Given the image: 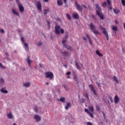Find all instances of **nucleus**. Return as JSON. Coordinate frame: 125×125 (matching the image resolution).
Masks as SVG:
<instances>
[{
	"label": "nucleus",
	"instance_id": "obj_1",
	"mask_svg": "<svg viewBox=\"0 0 125 125\" xmlns=\"http://www.w3.org/2000/svg\"><path fill=\"white\" fill-rule=\"evenodd\" d=\"M89 27L92 32V33L95 34V35H98V34H99V31L98 30L94 29L95 25H93V23L91 22L89 24Z\"/></svg>",
	"mask_w": 125,
	"mask_h": 125
},
{
	"label": "nucleus",
	"instance_id": "obj_2",
	"mask_svg": "<svg viewBox=\"0 0 125 125\" xmlns=\"http://www.w3.org/2000/svg\"><path fill=\"white\" fill-rule=\"evenodd\" d=\"M74 5L76 7L77 10L80 11V12H82L83 11V7L78 3V1H75L74 2Z\"/></svg>",
	"mask_w": 125,
	"mask_h": 125
},
{
	"label": "nucleus",
	"instance_id": "obj_3",
	"mask_svg": "<svg viewBox=\"0 0 125 125\" xmlns=\"http://www.w3.org/2000/svg\"><path fill=\"white\" fill-rule=\"evenodd\" d=\"M45 76L46 78H49V79H53L54 75L53 73L48 71L45 73Z\"/></svg>",
	"mask_w": 125,
	"mask_h": 125
},
{
	"label": "nucleus",
	"instance_id": "obj_4",
	"mask_svg": "<svg viewBox=\"0 0 125 125\" xmlns=\"http://www.w3.org/2000/svg\"><path fill=\"white\" fill-rule=\"evenodd\" d=\"M55 33L56 34V35H59L60 34V25H56L55 27Z\"/></svg>",
	"mask_w": 125,
	"mask_h": 125
},
{
	"label": "nucleus",
	"instance_id": "obj_5",
	"mask_svg": "<svg viewBox=\"0 0 125 125\" xmlns=\"http://www.w3.org/2000/svg\"><path fill=\"white\" fill-rule=\"evenodd\" d=\"M89 87L91 90V91H92V92H93V93L96 95V96H97V94L96 93V91H95V90L94 89V87H93V85L92 84H90L89 85Z\"/></svg>",
	"mask_w": 125,
	"mask_h": 125
},
{
	"label": "nucleus",
	"instance_id": "obj_6",
	"mask_svg": "<svg viewBox=\"0 0 125 125\" xmlns=\"http://www.w3.org/2000/svg\"><path fill=\"white\" fill-rule=\"evenodd\" d=\"M7 118L9 120H14V116H13L12 112H10L9 113H7Z\"/></svg>",
	"mask_w": 125,
	"mask_h": 125
},
{
	"label": "nucleus",
	"instance_id": "obj_7",
	"mask_svg": "<svg viewBox=\"0 0 125 125\" xmlns=\"http://www.w3.org/2000/svg\"><path fill=\"white\" fill-rule=\"evenodd\" d=\"M34 119H35L36 122L39 123L40 121H41L42 117L39 115H35L34 116Z\"/></svg>",
	"mask_w": 125,
	"mask_h": 125
},
{
	"label": "nucleus",
	"instance_id": "obj_8",
	"mask_svg": "<svg viewBox=\"0 0 125 125\" xmlns=\"http://www.w3.org/2000/svg\"><path fill=\"white\" fill-rule=\"evenodd\" d=\"M98 16H99L100 18L102 19V20H104V15L100 12V11H97L96 13Z\"/></svg>",
	"mask_w": 125,
	"mask_h": 125
},
{
	"label": "nucleus",
	"instance_id": "obj_9",
	"mask_svg": "<svg viewBox=\"0 0 125 125\" xmlns=\"http://www.w3.org/2000/svg\"><path fill=\"white\" fill-rule=\"evenodd\" d=\"M37 9L38 10H40V11H42V3L40 1H38L37 2Z\"/></svg>",
	"mask_w": 125,
	"mask_h": 125
},
{
	"label": "nucleus",
	"instance_id": "obj_10",
	"mask_svg": "<svg viewBox=\"0 0 125 125\" xmlns=\"http://www.w3.org/2000/svg\"><path fill=\"white\" fill-rule=\"evenodd\" d=\"M119 101H120V98H119L118 95H115L114 97V103H115V104H118Z\"/></svg>",
	"mask_w": 125,
	"mask_h": 125
},
{
	"label": "nucleus",
	"instance_id": "obj_11",
	"mask_svg": "<svg viewBox=\"0 0 125 125\" xmlns=\"http://www.w3.org/2000/svg\"><path fill=\"white\" fill-rule=\"evenodd\" d=\"M103 33L104 35L105 38H106L107 41H109V35H108V32L107 31L104 30L103 31Z\"/></svg>",
	"mask_w": 125,
	"mask_h": 125
},
{
	"label": "nucleus",
	"instance_id": "obj_12",
	"mask_svg": "<svg viewBox=\"0 0 125 125\" xmlns=\"http://www.w3.org/2000/svg\"><path fill=\"white\" fill-rule=\"evenodd\" d=\"M65 110H68L69 108H71V103L69 102L66 103V105L64 107Z\"/></svg>",
	"mask_w": 125,
	"mask_h": 125
},
{
	"label": "nucleus",
	"instance_id": "obj_13",
	"mask_svg": "<svg viewBox=\"0 0 125 125\" xmlns=\"http://www.w3.org/2000/svg\"><path fill=\"white\" fill-rule=\"evenodd\" d=\"M23 85L24 87H29L31 85V83L30 82H25L23 83Z\"/></svg>",
	"mask_w": 125,
	"mask_h": 125
},
{
	"label": "nucleus",
	"instance_id": "obj_14",
	"mask_svg": "<svg viewBox=\"0 0 125 125\" xmlns=\"http://www.w3.org/2000/svg\"><path fill=\"white\" fill-rule=\"evenodd\" d=\"M19 6V8L20 10V12H24V11L25 10V9H24V7L22 5H20Z\"/></svg>",
	"mask_w": 125,
	"mask_h": 125
},
{
	"label": "nucleus",
	"instance_id": "obj_15",
	"mask_svg": "<svg viewBox=\"0 0 125 125\" xmlns=\"http://www.w3.org/2000/svg\"><path fill=\"white\" fill-rule=\"evenodd\" d=\"M113 10L115 14H118V13H120L121 12L120 9H118L117 8L113 9Z\"/></svg>",
	"mask_w": 125,
	"mask_h": 125
},
{
	"label": "nucleus",
	"instance_id": "obj_16",
	"mask_svg": "<svg viewBox=\"0 0 125 125\" xmlns=\"http://www.w3.org/2000/svg\"><path fill=\"white\" fill-rule=\"evenodd\" d=\"M0 92L2 93H5L6 94L8 93V91H7L5 88H2L0 90Z\"/></svg>",
	"mask_w": 125,
	"mask_h": 125
},
{
	"label": "nucleus",
	"instance_id": "obj_17",
	"mask_svg": "<svg viewBox=\"0 0 125 125\" xmlns=\"http://www.w3.org/2000/svg\"><path fill=\"white\" fill-rule=\"evenodd\" d=\"M100 10H101V8L99 6V4H96V13H97V11L100 12Z\"/></svg>",
	"mask_w": 125,
	"mask_h": 125
},
{
	"label": "nucleus",
	"instance_id": "obj_18",
	"mask_svg": "<svg viewBox=\"0 0 125 125\" xmlns=\"http://www.w3.org/2000/svg\"><path fill=\"white\" fill-rule=\"evenodd\" d=\"M57 3L59 6H61L63 5V1L62 0H58L57 1Z\"/></svg>",
	"mask_w": 125,
	"mask_h": 125
},
{
	"label": "nucleus",
	"instance_id": "obj_19",
	"mask_svg": "<svg viewBox=\"0 0 125 125\" xmlns=\"http://www.w3.org/2000/svg\"><path fill=\"white\" fill-rule=\"evenodd\" d=\"M26 61H27L28 66L29 67H31V63H32V61H31V60H30V57L29 56L27 57V59L26 60Z\"/></svg>",
	"mask_w": 125,
	"mask_h": 125
},
{
	"label": "nucleus",
	"instance_id": "obj_20",
	"mask_svg": "<svg viewBox=\"0 0 125 125\" xmlns=\"http://www.w3.org/2000/svg\"><path fill=\"white\" fill-rule=\"evenodd\" d=\"M72 17L74 19H79V14L77 13L73 14Z\"/></svg>",
	"mask_w": 125,
	"mask_h": 125
},
{
	"label": "nucleus",
	"instance_id": "obj_21",
	"mask_svg": "<svg viewBox=\"0 0 125 125\" xmlns=\"http://www.w3.org/2000/svg\"><path fill=\"white\" fill-rule=\"evenodd\" d=\"M96 53L97 55H98V56H99V57H103V54H101L100 53V51H99V50H96Z\"/></svg>",
	"mask_w": 125,
	"mask_h": 125
},
{
	"label": "nucleus",
	"instance_id": "obj_22",
	"mask_svg": "<svg viewBox=\"0 0 125 125\" xmlns=\"http://www.w3.org/2000/svg\"><path fill=\"white\" fill-rule=\"evenodd\" d=\"M86 36L87 39L89 40V42L90 45H92V42H91V40L90 39V37H89V35L88 34H86Z\"/></svg>",
	"mask_w": 125,
	"mask_h": 125
},
{
	"label": "nucleus",
	"instance_id": "obj_23",
	"mask_svg": "<svg viewBox=\"0 0 125 125\" xmlns=\"http://www.w3.org/2000/svg\"><path fill=\"white\" fill-rule=\"evenodd\" d=\"M60 101H61L62 103H65L66 102V99L64 97H61L60 98Z\"/></svg>",
	"mask_w": 125,
	"mask_h": 125
},
{
	"label": "nucleus",
	"instance_id": "obj_24",
	"mask_svg": "<svg viewBox=\"0 0 125 125\" xmlns=\"http://www.w3.org/2000/svg\"><path fill=\"white\" fill-rule=\"evenodd\" d=\"M61 54L63 56H68V52H66V51L62 52Z\"/></svg>",
	"mask_w": 125,
	"mask_h": 125
},
{
	"label": "nucleus",
	"instance_id": "obj_25",
	"mask_svg": "<svg viewBox=\"0 0 125 125\" xmlns=\"http://www.w3.org/2000/svg\"><path fill=\"white\" fill-rule=\"evenodd\" d=\"M88 109H89V111H90L92 112H93V111H94V108H93V106H89Z\"/></svg>",
	"mask_w": 125,
	"mask_h": 125
},
{
	"label": "nucleus",
	"instance_id": "obj_26",
	"mask_svg": "<svg viewBox=\"0 0 125 125\" xmlns=\"http://www.w3.org/2000/svg\"><path fill=\"white\" fill-rule=\"evenodd\" d=\"M63 46H64L65 48L67 49L68 50H72V47H71L70 46L68 45L65 44V45H64Z\"/></svg>",
	"mask_w": 125,
	"mask_h": 125
},
{
	"label": "nucleus",
	"instance_id": "obj_27",
	"mask_svg": "<svg viewBox=\"0 0 125 125\" xmlns=\"http://www.w3.org/2000/svg\"><path fill=\"white\" fill-rule=\"evenodd\" d=\"M112 29L114 32H117V31H118V27H117V26H113Z\"/></svg>",
	"mask_w": 125,
	"mask_h": 125
},
{
	"label": "nucleus",
	"instance_id": "obj_28",
	"mask_svg": "<svg viewBox=\"0 0 125 125\" xmlns=\"http://www.w3.org/2000/svg\"><path fill=\"white\" fill-rule=\"evenodd\" d=\"M12 12L14 14H15L16 15H17L18 16H19V14L16 11H15L14 9H12Z\"/></svg>",
	"mask_w": 125,
	"mask_h": 125
},
{
	"label": "nucleus",
	"instance_id": "obj_29",
	"mask_svg": "<svg viewBox=\"0 0 125 125\" xmlns=\"http://www.w3.org/2000/svg\"><path fill=\"white\" fill-rule=\"evenodd\" d=\"M75 65L78 70H81V67H80V66H79V64L78 63V62H75Z\"/></svg>",
	"mask_w": 125,
	"mask_h": 125
},
{
	"label": "nucleus",
	"instance_id": "obj_30",
	"mask_svg": "<svg viewBox=\"0 0 125 125\" xmlns=\"http://www.w3.org/2000/svg\"><path fill=\"white\" fill-rule=\"evenodd\" d=\"M34 112L36 113H39V109H38V107L36 106L34 107Z\"/></svg>",
	"mask_w": 125,
	"mask_h": 125
},
{
	"label": "nucleus",
	"instance_id": "obj_31",
	"mask_svg": "<svg viewBox=\"0 0 125 125\" xmlns=\"http://www.w3.org/2000/svg\"><path fill=\"white\" fill-rule=\"evenodd\" d=\"M16 0V2L18 5V6H19L20 5H22V4L21 3H20V0Z\"/></svg>",
	"mask_w": 125,
	"mask_h": 125
},
{
	"label": "nucleus",
	"instance_id": "obj_32",
	"mask_svg": "<svg viewBox=\"0 0 125 125\" xmlns=\"http://www.w3.org/2000/svg\"><path fill=\"white\" fill-rule=\"evenodd\" d=\"M66 17H67L68 20H71V16H70V14H66Z\"/></svg>",
	"mask_w": 125,
	"mask_h": 125
},
{
	"label": "nucleus",
	"instance_id": "obj_33",
	"mask_svg": "<svg viewBox=\"0 0 125 125\" xmlns=\"http://www.w3.org/2000/svg\"><path fill=\"white\" fill-rule=\"evenodd\" d=\"M24 46L27 48V49H29V45L27 43H24Z\"/></svg>",
	"mask_w": 125,
	"mask_h": 125
},
{
	"label": "nucleus",
	"instance_id": "obj_34",
	"mask_svg": "<svg viewBox=\"0 0 125 125\" xmlns=\"http://www.w3.org/2000/svg\"><path fill=\"white\" fill-rule=\"evenodd\" d=\"M106 1L108 6L112 5V3H111V1L110 0H107Z\"/></svg>",
	"mask_w": 125,
	"mask_h": 125
},
{
	"label": "nucleus",
	"instance_id": "obj_35",
	"mask_svg": "<svg viewBox=\"0 0 125 125\" xmlns=\"http://www.w3.org/2000/svg\"><path fill=\"white\" fill-rule=\"evenodd\" d=\"M121 3L123 6H125V0H121Z\"/></svg>",
	"mask_w": 125,
	"mask_h": 125
},
{
	"label": "nucleus",
	"instance_id": "obj_36",
	"mask_svg": "<svg viewBox=\"0 0 125 125\" xmlns=\"http://www.w3.org/2000/svg\"><path fill=\"white\" fill-rule=\"evenodd\" d=\"M0 68L1 69H5V66H3L1 63H0Z\"/></svg>",
	"mask_w": 125,
	"mask_h": 125
},
{
	"label": "nucleus",
	"instance_id": "obj_37",
	"mask_svg": "<svg viewBox=\"0 0 125 125\" xmlns=\"http://www.w3.org/2000/svg\"><path fill=\"white\" fill-rule=\"evenodd\" d=\"M47 12H48V9H45L44 11V13H43V14L44 15H46V14H47Z\"/></svg>",
	"mask_w": 125,
	"mask_h": 125
},
{
	"label": "nucleus",
	"instance_id": "obj_38",
	"mask_svg": "<svg viewBox=\"0 0 125 125\" xmlns=\"http://www.w3.org/2000/svg\"><path fill=\"white\" fill-rule=\"evenodd\" d=\"M100 28L101 30H103V32H104V31L106 30V29H105V28L103 27V26H100Z\"/></svg>",
	"mask_w": 125,
	"mask_h": 125
},
{
	"label": "nucleus",
	"instance_id": "obj_39",
	"mask_svg": "<svg viewBox=\"0 0 125 125\" xmlns=\"http://www.w3.org/2000/svg\"><path fill=\"white\" fill-rule=\"evenodd\" d=\"M4 83V79H0V83Z\"/></svg>",
	"mask_w": 125,
	"mask_h": 125
},
{
	"label": "nucleus",
	"instance_id": "obj_40",
	"mask_svg": "<svg viewBox=\"0 0 125 125\" xmlns=\"http://www.w3.org/2000/svg\"><path fill=\"white\" fill-rule=\"evenodd\" d=\"M66 42V40H65V39H63V40L62 41V43H63V46H64V45H66V44L65 43V42Z\"/></svg>",
	"mask_w": 125,
	"mask_h": 125
},
{
	"label": "nucleus",
	"instance_id": "obj_41",
	"mask_svg": "<svg viewBox=\"0 0 125 125\" xmlns=\"http://www.w3.org/2000/svg\"><path fill=\"white\" fill-rule=\"evenodd\" d=\"M63 87H64V88H65V90H68V86L66 85H63Z\"/></svg>",
	"mask_w": 125,
	"mask_h": 125
},
{
	"label": "nucleus",
	"instance_id": "obj_42",
	"mask_svg": "<svg viewBox=\"0 0 125 125\" xmlns=\"http://www.w3.org/2000/svg\"><path fill=\"white\" fill-rule=\"evenodd\" d=\"M88 115H89L90 117H91V118H93V114L91 113H90V112L89 113H88Z\"/></svg>",
	"mask_w": 125,
	"mask_h": 125
},
{
	"label": "nucleus",
	"instance_id": "obj_43",
	"mask_svg": "<svg viewBox=\"0 0 125 125\" xmlns=\"http://www.w3.org/2000/svg\"><path fill=\"white\" fill-rule=\"evenodd\" d=\"M84 111H85L86 113H87V114H88V113L90 112L89 110H88V109H87V108H85V109H84Z\"/></svg>",
	"mask_w": 125,
	"mask_h": 125
},
{
	"label": "nucleus",
	"instance_id": "obj_44",
	"mask_svg": "<svg viewBox=\"0 0 125 125\" xmlns=\"http://www.w3.org/2000/svg\"><path fill=\"white\" fill-rule=\"evenodd\" d=\"M108 6H109L108 8H109V10H111L112 11V9H113V7L112 6V5H110Z\"/></svg>",
	"mask_w": 125,
	"mask_h": 125
},
{
	"label": "nucleus",
	"instance_id": "obj_45",
	"mask_svg": "<svg viewBox=\"0 0 125 125\" xmlns=\"http://www.w3.org/2000/svg\"><path fill=\"white\" fill-rule=\"evenodd\" d=\"M42 42H39L38 43L37 45L38 46H41V45H42Z\"/></svg>",
	"mask_w": 125,
	"mask_h": 125
},
{
	"label": "nucleus",
	"instance_id": "obj_46",
	"mask_svg": "<svg viewBox=\"0 0 125 125\" xmlns=\"http://www.w3.org/2000/svg\"><path fill=\"white\" fill-rule=\"evenodd\" d=\"M60 31L62 34H64V29L63 28L61 29Z\"/></svg>",
	"mask_w": 125,
	"mask_h": 125
},
{
	"label": "nucleus",
	"instance_id": "obj_47",
	"mask_svg": "<svg viewBox=\"0 0 125 125\" xmlns=\"http://www.w3.org/2000/svg\"><path fill=\"white\" fill-rule=\"evenodd\" d=\"M109 100H110L111 103H113V98H112V97H109Z\"/></svg>",
	"mask_w": 125,
	"mask_h": 125
},
{
	"label": "nucleus",
	"instance_id": "obj_48",
	"mask_svg": "<svg viewBox=\"0 0 125 125\" xmlns=\"http://www.w3.org/2000/svg\"><path fill=\"white\" fill-rule=\"evenodd\" d=\"M103 6H107V3L106 2L103 3Z\"/></svg>",
	"mask_w": 125,
	"mask_h": 125
},
{
	"label": "nucleus",
	"instance_id": "obj_49",
	"mask_svg": "<svg viewBox=\"0 0 125 125\" xmlns=\"http://www.w3.org/2000/svg\"><path fill=\"white\" fill-rule=\"evenodd\" d=\"M114 82H115V83H119V80L117 79H114Z\"/></svg>",
	"mask_w": 125,
	"mask_h": 125
},
{
	"label": "nucleus",
	"instance_id": "obj_50",
	"mask_svg": "<svg viewBox=\"0 0 125 125\" xmlns=\"http://www.w3.org/2000/svg\"><path fill=\"white\" fill-rule=\"evenodd\" d=\"M21 41L22 42H23V43H24V37H21Z\"/></svg>",
	"mask_w": 125,
	"mask_h": 125
},
{
	"label": "nucleus",
	"instance_id": "obj_51",
	"mask_svg": "<svg viewBox=\"0 0 125 125\" xmlns=\"http://www.w3.org/2000/svg\"><path fill=\"white\" fill-rule=\"evenodd\" d=\"M85 97H86V98H87V99H88V100H89V98H88V94H86L85 95Z\"/></svg>",
	"mask_w": 125,
	"mask_h": 125
},
{
	"label": "nucleus",
	"instance_id": "obj_52",
	"mask_svg": "<svg viewBox=\"0 0 125 125\" xmlns=\"http://www.w3.org/2000/svg\"><path fill=\"white\" fill-rule=\"evenodd\" d=\"M82 6H83V7H84V8H85V9H87V7L85 5H84V4H82Z\"/></svg>",
	"mask_w": 125,
	"mask_h": 125
},
{
	"label": "nucleus",
	"instance_id": "obj_53",
	"mask_svg": "<svg viewBox=\"0 0 125 125\" xmlns=\"http://www.w3.org/2000/svg\"><path fill=\"white\" fill-rule=\"evenodd\" d=\"M67 76H69V75H71V72L68 71L66 74Z\"/></svg>",
	"mask_w": 125,
	"mask_h": 125
},
{
	"label": "nucleus",
	"instance_id": "obj_54",
	"mask_svg": "<svg viewBox=\"0 0 125 125\" xmlns=\"http://www.w3.org/2000/svg\"><path fill=\"white\" fill-rule=\"evenodd\" d=\"M92 123L90 122H87V125H92Z\"/></svg>",
	"mask_w": 125,
	"mask_h": 125
},
{
	"label": "nucleus",
	"instance_id": "obj_55",
	"mask_svg": "<svg viewBox=\"0 0 125 125\" xmlns=\"http://www.w3.org/2000/svg\"><path fill=\"white\" fill-rule=\"evenodd\" d=\"M68 33H66V35H65V38L66 39H68Z\"/></svg>",
	"mask_w": 125,
	"mask_h": 125
},
{
	"label": "nucleus",
	"instance_id": "obj_56",
	"mask_svg": "<svg viewBox=\"0 0 125 125\" xmlns=\"http://www.w3.org/2000/svg\"><path fill=\"white\" fill-rule=\"evenodd\" d=\"M47 23L48 24V27H49V28H50V26H49V25H50V22L49 21H47Z\"/></svg>",
	"mask_w": 125,
	"mask_h": 125
},
{
	"label": "nucleus",
	"instance_id": "obj_57",
	"mask_svg": "<svg viewBox=\"0 0 125 125\" xmlns=\"http://www.w3.org/2000/svg\"><path fill=\"white\" fill-rule=\"evenodd\" d=\"M0 32L2 34H3V33H4V30L3 29H0Z\"/></svg>",
	"mask_w": 125,
	"mask_h": 125
},
{
	"label": "nucleus",
	"instance_id": "obj_58",
	"mask_svg": "<svg viewBox=\"0 0 125 125\" xmlns=\"http://www.w3.org/2000/svg\"><path fill=\"white\" fill-rule=\"evenodd\" d=\"M96 109H97V111H100V108H99V106H97L96 107Z\"/></svg>",
	"mask_w": 125,
	"mask_h": 125
},
{
	"label": "nucleus",
	"instance_id": "obj_59",
	"mask_svg": "<svg viewBox=\"0 0 125 125\" xmlns=\"http://www.w3.org/2000/svg\"><path fill=\"white\" fill-rule=\"evenodd\" d=\"M63 66L67 69V67H68V65L67 64H64Z\"/></svg>",
	"mask_w": 125,
	"mask_h": 125
},
{
	"label": "nucleus",
	"instance_id": "obj_60",
	"mask_svg": "<svg viewBox=\"0 0 125 125\" xmlns=\"http://www.w3.org/2000/svg\"><path fill=\"white\" fill-rule=\"evenodd\" d=\"M44 2H48V0H43Z\"/></svg>",
	"mask_w": 125,
	"mask_h": 125
},
{
	"label": "nucleus",
	"instance_id": "obj_61",
	"mask_svg": "<svg viewBox=\"0 0 125 125\" xmlns=\"http://www.w3.org/2000/svg\"><path fill=\"white\" fill-rule=\"evenodd\" d=\"M63 2L66 4L67 3V0H63Z\"/></svg>",
	"mask_w": 125,
	"mask_h": 125
},
{
	"label": "nucleus",
	"instance_id": "obj_62",
	"mask_svg": "<svg viewBox=\"0 0 125 125\" xmlns=\"http://www.w3.org/2000/svg\"><path fill=\"white\" fill-rule=\"evenodd\" d=\"M83 39L84 41H86V38H84V37H83Z\"/></svg>",
	"mask_w": 125,
	"mask_h": 125
},
{
	"label": "nucleus",
	"instance_id": "obj_63",
	"mask_svg": "<svg viewBox=\"0 0 125 125\" xmlns=\"http://www.w3.org/2000/svg\"><path fill=\"white\" fill-rule=\"evenodd\" d=\"M115 24H118V21H115Z\"/></svg>",
	"mask_w": 125,
	"mask_h": 125
},
{
	"label": "nucleus",
	"instance_id": "obj_64",
	"mask_svg": "<svg viewBox=\"0 0 125 125\" xmlns=\"http://www.w3.org/2000/svg\"><path fill=\"white\" fill-rule=\"evenodd\" d=\"M92 18H95V16H94V15H92Z\"/></svg>",
	"mask_w": 125,
	"mask_h": 125
}]
</instances>
